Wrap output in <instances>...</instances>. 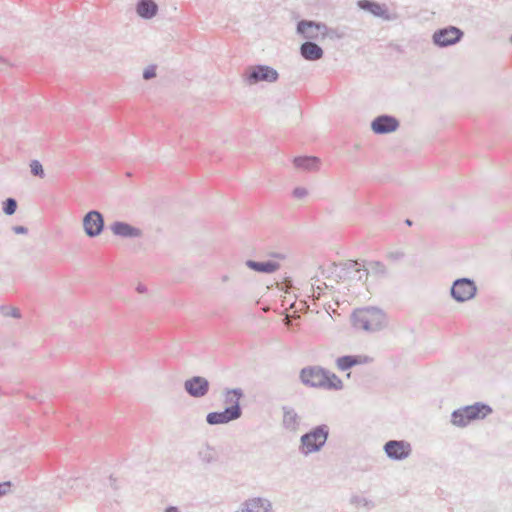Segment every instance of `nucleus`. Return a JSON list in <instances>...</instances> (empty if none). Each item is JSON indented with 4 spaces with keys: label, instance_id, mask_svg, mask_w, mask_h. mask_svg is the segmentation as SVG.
Listing matches in <instances>:
<instances>
[{
    "label": "nucleus",
    "instance_id": "9",
    "mask_svg": "<svg viewBox=\"0 0 512 512\" xmlns=\"http://www.w3.org/2000/svg\"><path fill=\"white\" fill-rule=\"evenodd\" d=\"M383 450L390 460L403 461L411 455L412 446L406 440H389L384 444Z\"/></svg>",
    "mask_w": 512,
    "mask_h": 512
},
{
    "label": "nucleus",
    "instance_id": "20",
    "mask_svg": "<svg viewBox=\"0 0 512 512\" xmlns=\"http://www.w3.org/2000/svg\"><path fill=\"white\" fill-rule=\"evenodd\" d=\"M244 397V392L241 388H225L223 391V401L225 407H238L239 416L243 414V409L240 404L241 399Z\"/></svg>",
    "mask_w": 512,
    "mask_h": 512
},
{
    "label": "nucleus",
    "instance_id": "51",
    "mask_svg": "<svg viewBox=\"0 0 512 512\" xmlns=\"http://www.w3.org/2000/svg\"><path fill=\"white\" fill-rule=\"evenodd\" d=\"M510 41L512 42V34H511V37H510Z\"/></svg>",
    "mask_w": 512,
    "mask_h": 512
},
{
    "label": "nucleus",
    "instance_id": "3",
    "mask_svg": "<svg viewBox=\"0 0 512 512\" xmlns=\"http://www.w3.org/2000/svg\"><path fill=\"white\" fill-rule=\"evenodd\" d=\"M352 324L355 328L367 332L380 331L385 326V315L378 308L354 311L351 315Z\"/></svg>",
    "mask_w": 512,
    "mask_h": 512
},
{
    "label": "nucleus",
    "instance_id": "6",
    "mask_svg": "<svg viewBox=\"0 0 512 512\" xmlns=\"http://www.w3.org/2000/svg\"><path fill=\"white\" fill-rule=\"evenodd\" d=\"M464 37V31L456 26L439 28L432 34V43L438 48H447L459 43Z\"/></svg>",
    "mask_w": 512,
    "mask_h": 512
},
{
    "label": "nucleus",
    "instance_id": "46",
    "mask_svg": "<svg viewBox=\"0 0 512 512\" xmlns=\"http://www.w3.org/2000/svg\"><path fill=\"white\" fill-rule=\"evenodd\" d=\"M317 290H318V295H317V297L319 298V297H320V294H321V291H322V287H321V286H317Z\"/></svg>",
    "mask_w": 512,
    "mask_h": 512
},
{
    "label": "nucleus",
    "instance_id": "12",
    "mask_svg": "<svg viewBox=\"0 0 512 512\" xmlns=\"http://www.w3.org/2000/svg\"><path fill=\"white\" fill-rule=\"evenodd\" d=\"M185 392L193 398L205 397L210 389V383L203 376H192L184 381Z\"/></svg>",
    "mask_w": 512,
    "mask_h": 512
},
{
    "label": "nucleus",
    "instance_id": "26",
    "mask_svg": "<svg viewBox=\"0 0 512 512\" xmlns=\"http://www.w3.org/2000/svg\"><path fill=\"white\" fill-rule=\"evenodd\" d=\"M198 458L203 464H212L218 460V455L213 447L205 443L198 451Z\"/></svg>",
    "mask_w": 512,
    "mask_h": 512
},
{
    "label": "nucleus",
    "instance_id": "23",
    "mask_svg": "<svg viewBox=\"0 0 512 512\" xmlns=\"http://www.w3.org/2000/svg\"><path fill=\"white\" fill-rule=\"evenodd\" d=\"M321 160L317 156H296L293 158V165L297 169L305 171L319 170Z\"/></svg>",
    "mask_w": 512,
    "mask_h": 512
},
{
    "label": "nucleus",
    "instance_id": "39",
    "mask_svg": "<svg viewBox=\"0 0 512 512\" xmlns=\"http://www.w3.org/2000/svg\"><path fill=\"white\" fill-rule=\"evenodd\" d=\"M164 512H181L176 506H168L165 508Z\"/></svg>",
    "mask_w": 512,
    "mask_h": 512
},
{
    "label": "nucleus",
    "instance_id": "34",
    "mask_svg": "<svg viewBox=\"0 0 512 512\" xmlns=\"http://www.w3.org/2000/svg\"><path fill=\"white\" fill-rule=\"evenodd\" d=\"M157 66L154 64L148 65L143 71V79L150 80L156 76Z\"/></svg>",
    "mask_w": 512,
    "mask_h": 512
},
{
    "label": "nucleus",
    "instance_id": "37",
    "mask_svg": "<svg viewBox=\"0 0 512 512\" xmlns=\"http://www.w3.org/2000/svg\"><path fill=\"white\" fill-rule=\"evenodd\" d=\"M292 195L297 199H301L308 195V190L304 187H296L293 189Z\"/></svg>",
    "mask_w": 512,
    "mask_h": 512
},
{
    "label": "nucleus",
    "instance_id": "49",
    "mask_svg": "<svg viewBox=\"0 0 512 512\" xmlns=\"http://www.w3.org/2000/svg\"><path fill=\"white\" fill-rule=\"evenodd\" d=\"M227 280H228V276H226V275H225V276H223V277H222V281H224V282H225V281H227Z\"/></svg>",
    "mask_w": 512,
    "mask_h": 512
},
{
    "label": "nucleus",
    "instance_id": "48",
    "mask_svg": "<svg viewBox=\"0 0 512 512\" xmlns=\"http://www.w3.org/2000/svg\"><path fill=\"white\" fill-rule=\"evenodd\" d=\"M32 399L38 400L39 402H44V400L42 398L38 399L37 397H32Z\"/></svg>",
    "mask_w": 512,
    "mask_h": 512
},
{
    "label": "nucleus",
    "instance_id": "17",
    "mask_svg": "<svg viewBox=\"0 0 512 512\" xmlns=\"http://www.w3.org/2000/svg\"><path fill=\"white\" fill-rule=\"evenodd\" d=\"M272 503L262 497H253L245 500L241 504V510L243 512H270Z\"/></svg>",
    "mask_w": 512,
    "mask_h": 512
},
{
    "label": "nucleus",
    "instance_id": "13",
    "mask_svg": "<svg viewBox=\"0 0 512 512\" xmlns=\"http://www.w3.org/2000/svg\"><path fill=\"white\" fill-rule=\"evenodd\" d=\"M240 418L238 407H225L222 411L209 412L206 415V422L211 426L223 425Z\"/></svg>",
    "mask_w": 512,
    "mask_h": 512
},
{
    "label": "nucleus",
    "instance_id": "36",
    "mask_svg": "<svg viewBox=\"0 0 512 512\" xmlns=\"http://www.w3.org/2000/svg\"><path fill=\"white\" fill-rule=\"evenodd\" d=\"M13 484L11 481L0 482V498L11 491Z\"/></svg>",
    "mask_w": 512,
    "mask_h": 512
},
{
    "label": "nucleus",
    "instance_id": "44",
    "mask_svg": "<svg viewBox=\"0 0 512 512\" xmlns=\"http://www.w3.org/2000/svg\"><path fill=\"white\" fill-rule=\"evenodd\" d=\"M271 256L274 257V258H278V259H284L285 258L284 254L277 253V252L272 253Z\"/></svg>",
    "mask_w": 512,
    "mask_h": 512
},
{
    "label": "nucleus",
    "instance_id": "42",
    "mask_svg": "<svg viewBox=\"0 0 512 512\" xmlns=\"http://www.w3.org/2000/svg\"><path fill=\"white\" fill-rule=\"evenodd\" d=\"M330 276H334L335 277V269L332 267V264L330 265V267L327 270L326 277H330Z\"/></svg>",
    "mask_w": 512,
    "mask_h": 512
},
{
    "label": "nucleus",
    "instance_id": "29",
    "mask_svg": "<svg viewBox=\"0 0 512 512\" xmlns=\"http://www.w3.org/2000/svg\"><path fill=\"white\" fill-rule=\"evenodd\" d=\"M0 313L4 317H13L16 319H20L22 316V314L18 308L8 306V305H0Z\"/></svg>",
    "mask_w": 512,
    "mask_h": 512
},
{
    "label": "nucleus",
    "instance_id": "16",
    "mask_svg": "<svg viewBox=\"0 0 512 512\" xmlns=\"http://www.w3.org/2000/svg\"><path fill=\"white\" fill-rule=\"evenodd\" d=\"M111 232L118 237L125 239L139 238L142 230L125 221H115L110 225Z\"/></svg>",
    "mask_w": 512,
    "mask_h": 512
},
{
    "label": "nucleus",
    "instance_id": "15",
    "mask_svg": "<svg viewBox=\"0 0 512 512\" xmlns=\"http://www.w3.org/2000/svg\"><path fill=\"white\" fill-rule=\"evenodd\" d=\"M360 10H363L376 18H380L385 21H391L394 17L389 13V9L386 4L376 2L374 0H358L356 3Z\"/></svg>",
    "mask_w": 512,
    "mask_h": 512
},
{
    "label": "nucleus",
    "instance_id": "11",
    "mask_svg": "<svg viewBox=\"0 0 512 512\" xmlns=\"http://www.w3.org/2000/svg\"><path fill=\"white\" fill-rule=\"evenodd\" d=\"M400 126L399 120L390 114H381L375 117L371 123L370 128L376 135H385L395 132Z\"/></svg>",
    "mask_w": 512,
    "mask_h": 512
},
{
    "label": "nucleus",
    "instance_id": "45",
    "mask_svg": "<svg viewBox=\"0 0 512 512\" xmlns=\"http://www.w3.org/2000/svg\"><path fill=\"white\" fill-rule=\"evenodd\" d=\"M405 224L408 225V226H412L413 222L410 219H406L405 220Z\"/></svg>",
    "mask_w": 512,
    "mask_h": 512
},
{
    "label": "nucleus",
    "instance_id": "30",
    "mask_svg": "<svg viewBox=\"0 0 512 512\" xmlns=\"http://www.w3.org/2000/svg\"><path fill=\"white\" fill-rule=\"evenodd\" d=\"M335 363H336V367L340 371H347V370L353 368V366L351 364L350 355H343V356L338 357L336 359Z\"/></svg>",
    "mask_w": 512,
    "mask_h": 512
},
{
    "label": "nucleus",
    "instance_id": "50",
    "mask_svg": "<svg viewBox=\"0 0 512 512\" xmlns=\"http://www.w3.org/2000/svg\"><path fill=\"white\" fill-rule=\"evenodd\" d=\"M324 287H325L326 289L330 288L326 283H324Z\"/></svg>",
    "mask_w": 512,
    "mask_h": 512
},
{
    "label": "nucleus",
    "instance_id": "4",
    "mask_svg": "<svg viewBox=\"0 0 512 512\" xmlns=\"http://www.w3.org/2000/svg\"><path fill=\"white\" fill-rule=\"evenodd\" d=\"M278 79V71L265 64L249 65L242 74V81L247 86L257 85L261 82L275 83Z\"/></svg>",
    "mask_w": 512,
    "mask_h": 512
},
{
    "label": "nucleus",
    "instance_id": "31",
    "mask_svg": "<svg viewBox=\"0 0 512 512\" xmlns=\"http://www.w3.org/2000/svg\"><path fill=\"white\" fill-rule=\"evenodd\" d=\"M30 171L33 176L44 178L45 177V171L43 168V165L39 160H32L30 162Z\"/></svg>",
    "mask_w": 512,
    "mask_h": 512
},
{
    "label": "nucleus",
    "instance_id": "33",
    "mask_svg": "<svg viewBox=\"0 0 512 512\" xmlns=\"http://www.w3.org/2000/svg\"><path fill=\"white\" fill-rule=\"evenodd\" d=\"M350 358L353 367L357 365L368 364L373 360L370 356L360 354L350 355Z\"/></svg>",
    "mask_w": 512,
    "mask_h": 512
},
{
    "label": "nucleus",
    "instance_id": "8",
    "mask_svg": "<svg viewBox=\"0 0 512 512\" xmlns=\"http://www.w3.org/2000/svg\"><path fill=\"white\" fill-rule=\"evenodd\" d=\"M332 267L335 269V278L338 283L347 280L361 281L363 278L362 266L356 260H347L341 264L340 268L334 262Z\"/></svg>",
    "mask_w": 512,
    "mask_h": 512
},
{
    "label": "nucleus",
    "instance_id": "14",
    "mask_svg": "<svg viewBox=\"0 0 512 512\" xmlns=\"http://www.w3.org/2000/svg\"><path fill=\"white\" fill-rule=\"evenodd\" d=\"M322 30H326V24L313 20L303 19L298 21L296 25V32L307 41L317 39L319 35L322 36Z\"/></svg>",
    "mask_w": 512,
    "mask_h": 512
},
{
    "label": "nucleus",
    "instance_id": "41",
    "mask_svg": "<svg viewBox=\"0 0 512 512\" xmlns=\"http://www.w3.org/2000/svg\"><path fill=\"white\" fill-rule=\"evenodd\" d=\"M136 290L138 293H144V292H146L147 288L143 284H138L136 287Z\"/></svg>",
    "mask_w": 512,
    "mask_h": 512
},
{
    "label": "nucleus",
    "instance_id": "7",
    "mask_svg": "<svg viewBox=\"0 0 512 512\" xmlns=\"http://www.w3.org/2000/svg\"><path fill=\"white\" fill-rule=\"evenodd\" d=\"M83 230L89 238L101 235L105 229V219L98 210L88 211L82 219Z\"/></svg>",
    "mask_w": 512,
    "mask_h": 512
},
{
    "label": "nucleus",
    "instance_id": "24",
    "mask_svg": "<svg viewBox=\"0 0 512 512\" xmlns=\"http://www.w3.org/2000/svg\"><path fill=\"white\" fill-rule=\"evenodd\" d=\"M363 277L367 278V276L371 273L373 276L377 278H388L390 273L387 267L381 261H369L367 263V267H362Z\"/></svg>",
    "mask_w": 512,
    "mask_h": 512
},
{
    "label": "nucleus",
    "instance_id": "35",
    "mask_svg": "<svg viewBox=\"0 0 512 512\" xmlns=\"http://www.w3.org/2000/svg\"><path fill=\"white\" fill-rule=\"evenodd\" d=\"M387 259L393 262L400 261L404 258V252L402 251H390L386 255Z\"/></svg>",
    "mask_w": 512,
    "mask_h": 512
},
{
    "label": "nucleus",
    "instance_id": "25",
    "mask_svg": "<svg viewBox=\"0 0 512 512\" xmlns=\"http://www.w3.org/2000/svg\"><path fill=\"white\" fill-rule=\"evenodd\" d=\"M322 388L329 391H339L344 387L343 381L333 372L326 369L324 370V376L322 377Z\"/></svg>",
    "mask_w": 512,
    "mask_h": 512
},
{
    "label": "nucleus",
    "instance_id": "47",
    "mask_svg": "<svg viewBox=\"0 0 512 512\" xmlns=\"http://www.w3.org/2000/svg\"><path fill=\"white\" fill-rule=\"evenodd\" d=\"M292 323L286 319V326L291 327Z\"/></svg>",
    "mask_w": 512,
    "mask_h": 512
},
{
    "label": "nucleus",
    "instance_id": "40",
    "mask_svg": "<svg viewBox=\"0 0 512 512\" xmlns=\"http://www.w3.org/2000/svg\"><path fill=\"white\" fill-rule=\"evenodd\" d=\"M76 482V479L69 478L66 484V488L73 489L74 483Z\"/></svg>",
    "mask_w": 512,
    "mask_h": 512
},
{
    "label": "nucleus",
    "instance_id": "10",
    "mask_svg": "<svg viewBox=\"0 0 512 512\" xmlns=\"http://www.w3.org/2000/svg\"><path fill=\"white\" fill-rule=\"evenodd\" d=\"M324 370L325 368L319 365L303 367L299 372V380L306 387L321 389Z\"/></svg>",
    "mask_w": 512,
    "mask_h": 512
},
{
    "label": "nucleus",
    "instance_id": "28",
    "mask_svg": "<svg viewBox=\"0 0 512 512\" xmlns=\"http://www.w3.org/2000/svg\"><path fill=\"white\" fill-rule=\"evenodd\" d=\"M18 208V202L13 197H8L2 202V211L7 216L15 214Z\"/></svg>",
    "mask_w": 512,
    "mask_h": 512
},
{
    "label": "nucleus",
    "instance_id": "2",
    "mask_svg": "<svg viewBox=\"0 0 512 512\" xmlns=\"http://www.w3.org/2000/svg\"><path fill=\"white\" fill-rule=\"evenodd\" d=\"M330 434V428L327 424H320L311 428L300 437L299 452L304 455H310L321 451L325 446Z\"/></svg>",
    "mask_w": 512,
    "mask_h": 512
},
{
    "label": "nucleus",
    "instance_id": "19",
    "mask_svg": "<svg viewBox=\"0 0 512 512\" xmlns=\"http://www.w3.org/2000/svg\"><path fill=\"white\" fill-rule=\"evenodd\" d=\"M300 55L307 61H316L323 57L324 51L314 41H305L300 46Z\"/></svg>",
    "mask_w": 512,
    "mask_h": 512
},
{
    "label": "nucleus",
    "instance_id": "1",
    "mask_svg": "<svg viewBox=\"0 0 512 512\" xmlns=\"http://www.w3.org/2000/svg\"><path fill=\"white\" fill-rule=\"evenodd\" d=\"M493 408L485 402H475L452 411L450 422L458 428H465L473 421L484 420L493 413Z\"/></svg>",
    "mask_w": 512,
    "mask_h": 512
},
{
    "label": "nucleus",
    "instance_id": "21",
    "mask_svg": "<svg viewBox=\"0 0 512 512\" xmlns=\"http://www.w3.org/2000/svg\"><path fill=\"white\" fill-rule=\"evenodd\" d=\"M136 13L142 19L150 20L157 15L158 5L154 0H138Z\"/></svg>",
    "mask_w": 512,
    "mask_h": 512
},
{
    "label": "nucleus",
    "instance_id": "18",
    "mask_svg": "<svg viewBox=\"0 0 512 512\" xmlns=\"http://www.w3.org/2000/svg\"><path fill=\"white\" fill-rule=\"evenodd\" d=\"M245 265L249 269L262 274H273L280 268V264L274 260L255 261L248 259L245 261Z\"/></svg>",
    "mask_w": 512,
    "mask_h": 512
},
{
    "label": "nucleus",
    "instance_id": "22",
    "mask_svg": "<svg viewBox=\"0 0 512 512\" xmlns=\"http://www.w3.org/2000/svg\"><path fill=\"white\" fill-rule=\"evenodd\" d=\"M283 420L282 425L283 427L290 431V432H296L300 426V417L295 411L294 408L290 406H283Z\"/></svg>",
    "mask_w": 512,
    "mask_h": 512
},
{
    "label": "nucleus",
    "instance_id": "27",
    "mask_svg": "<svg viewBox=\"0 0 512 512\" xmlns=\"http://www.w3.org/2000/svg\"><path fill=\"white\" fill-rule=\"evenodd\" d=\"M349 502L351 505H354L356 507L361 506L367 510H371L376 506L372 500H369V499L359 496V495H352L350 497Z\"/></svg>",
    "mask_w": 512,
    "mask_h": 512
},
{
    "label": "nucleus",
    "instance_id": "38",
    "mask_svg": "<svg viewBox=\"0 0 512 512\" xmlns=\"http://www.w3.org/2000/svg\"><path fill=\"white\" fill-rule=\"evenodd\" d=\"M12 230L15 234H27L28 228L22 225H16L12 227Z\"/></svg>",
    "mask_w": 512,
    "mask_h": 512
},
{
    "label": "nucleus",
    "instance_id": "32",
    "mask_svg": "<svg viewBox=\"0 0 512 512\" xmlns=\"http://www.w3.org/2000/svg\"><path fill=\"white\" fill-rule=\"evenodd\" d=\"M343 36L344 34L342 32H339L338 29L329 28L327 25L326 30H322V39H341L343 38Z\"/></svg>",
    "mask_w": 512,
    "mask_h": 512
},
{
    "label": "nucleus",
    "instance_id": "5",
    "mask_svg": "<svg viewBox=\"0 0 512 512\" xmlns=\"http://www.w3.org/2000/svg\"><path fill=\"white\" fill-rule=\"evenodd\" d=\"M477 291V285L472 278L461 277L452 282L450 296L455 302L464 303L473 299Z\"/></svg>",
    "mask_w": 512,
    "mask_h": 512
},
{
    "label": "nucleus",
    "instance_id": "43",
    "mask_svg": "<svg viewBox=\"0 0 512 512\" xmlns=\"http://www.w3.org/2000/svg\"><path fill=\"white\" fill-rule=\"evenodd\" d=\"M109 482H110V486L113 488V489H117V486H116V479L113 478V476L111 475L109 477Z\"/></svg>",
    "mask_w": 512,
    "mask_h": 512
}]
</instances>
